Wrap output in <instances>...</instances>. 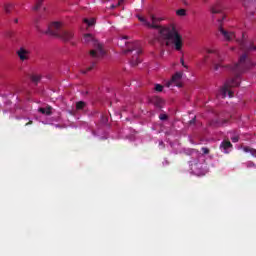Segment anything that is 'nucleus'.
Here are the masks:
<instances>
[{
  "label": "nucleus",
  "mask_w": 256,
  "mask_h": 256,
  "mask_svg": "<svg viewBox=\"0 0 256 256\" xmlns=\"http://www.w3.org/2000/svg\"><path fill=\"white\" fill-rule=\"evenodd\" d=\"M251 67H255V64L249 60H247V54H243L238 63L230 66V70L234 73L235 77L233 79L228 80L224 86L221 87L217 97H221L225 99V97H233V91H231V87H239V78L243 73L249 71Z\"/></svg>",
  "instance_id": "1"
},
{
  "label": "nucleus",
  "mask_w": 256,
  "mask_h": 256,
  "mask_svg": "<svg viewBox=\"0 0 256 256\" xmlns=\"http://www.w3.org/2000/svg\"><path fill=\"white\" fill-rule=\"evenodd\" d=\"M159 41H165L166 45H172L175 51L181 53L183 51V46L185 45V39H183V35L179 33L175 26L170 27H161L159 28Z\"/></svg>",
  "instance_id": "2"
},
{
  "label": "nucleus",
  "mask_w": 256,
  "mask_h": 256,
  "mask_svg": "<svg viewBox=\"0 0 256 256\" xmlns=\"http://www.w3.org/2000/svg\"><path fill=\"white\" fill-rule=\"evenodd\" d=\"M128 39L129 37L127 36L118 39V46L122 48L126 47L124 53L134 52L130 63L131 65H133V67H135L139 65V63H141V58H139V55H141L142 53L141 45L139 44V42H129Z\"/></svg>",
  "instance_id": "3"
},
{
  "label": "nucleus",
  "mask_w": 256,
  "mask_h": 256,
  "mask_svg": "<svg viewBox=\"0 0 256 256\" xmlns=\"http://www.w3.org/2000/svg\"><path fill=\"white\" fill-rule=\"evenodd\" d=\"M46 35H52L58 37L62 41H71L73 39V32L63 29V25L60 22H53L46 31H42Z\"/></svg>",
  "instance_id": "4"
},
{
  "label": "nucleus",
  "mask_w": 256,
  "mask_h": 256,
  "mask_svg": "<svg viewBox=\"0 0 256 256\" xmlns=\"http://www.w3.org/2000/svg\"><path fill=\"white\" fill-rule=\"evenodd\" d=\"M82 41L86 45H92L94 47V49L90 51V55L94 59H101V57L105 56L103 45L99 43L97 39H95L93 34H84Z\"/></svg>",
  "instance_id": "5"
},
{
  "label": "nucleus",
  "mask_w": 256,
  "mask_h": 256,
  "mask_svg": "<svg viewBox=\"0 0 256 256\" xmlns=\"http://www.w3.org/2000/svg\"><path fill=\"white\" fill-rule=\"evenodd\" d=\"M139 21H141V23H144V25L146 27H148L149 29H157L159 32V29H161V25L157 24L159 22H161L163 20V18L161 17H157L153 14L150 15V20L151 22L147 21V19H145L143 16H138Z\"/></svg>",
  "instance_id": "6"
},
{
  "label": "nucleus",
  "mask_w": 256,
  "mask_h": 256,
  "mask_svg": "<svg viewBox=\"0 0 256 256\" xmlns=\"http://www.w3.org/2000/svg\"><path fill=\"white\" fill-rule=\"evenodd\" d=\"M223 19H225V17H222V19L218 20V33L219 36L222 37V39H224V41H233L235 39V32L233 31H229L225 28H223Z\"/></svg>",
  "instance_id": "7"
},
{
  "label": "nucleus",
  "mask_w": 256,
  "mask_h": 256,
  "mask_svg": "<svg viewBox=\"0 0 256 256\" xmlns=\"http://www.w3.org/2000/svg\"><path fill=\"white\" fill-rule=\"evenodd\" d=\"M190 167L194 175L200 176V175H205V173H207V171L205 170V165L203 164V161L199 159L191 160Z\"/></svg>",
  "instance_id": "8"
},
{
  "label": "nucleus",
  "mask_w": 256,
  "mask_h": 256,
  "mask_svg": "<svg viewBox=\"0 0 256 256\" xmlns=\"http://www.w3.org/2000/svg\"><path fill=\"white\" fill-rule=\"evenodd\" d=\"M181 79H183V72H177L172 76V79L166 83V87H171V85H175V87H183Z\"/></svg>",
  "instance_id": "9"
},
{
  "label": "nucleus",
  "mask_w": 256,
  "mask_h": 256,
  "mask_svg": "<svg viewBox=\"0 0 256 256\" xmlns=\"http://www.w3.org/2000/svg\"><path fill=\"white\" fill-rule=\"evenodd\" d=\"M221 11H223V3H221V1L215 2L210 7V13H212V15H217V13H221Z\"/></svg>",
  "instance_id": "10"
},
{
  "label": "nucleus",
  "mask_w": 256,
  "mask_h": 256,
  "mask_svg": "<svg viewBox=\"0 0 256 256\" xmlns=\"http://www.w3.org/2000/svg\"><path fill=\"white\" fill-rule=\"evenodd\" d=\"M17 55H18L20 61H27V60H29L30 52H29V50H27L25 48H20L17 51Z\"/></svg>",
  "instance_id": "11"
},
{
  "label": "nucleus",
  "mask_w": 256,
  "mask_h": 256,
  "mask_svg": "<svg viewBox=\"0 0 256 256\" xmlns=\"http://www.w3.org/2000/svg\"><path fill=\"white\" fill-rule=\"evenodd\" d=\"M242 49L246 51L247 53H250L251 51H256V45L255 43H249L245 45V42L243 40H238Z\"/></svg>",
  "instance_id": "12"
},
{
  "label": "nucleus",
  "mask_w": 256,
  "mask_h": 256,
  "mask_svg": "<svg viewBox=\"0 0 256 256\" xmlns=\"http://www.w3.org/2000/svg\"><path fill=\"white\" fill-rule=\"evenodd\" d=\"M224 60H225V58H223V56L217 54V59H215L213 61L214 71H219V69H221V67H223V65L221 63H223Z\"/></svg>",
  "instance_id": "13"
},
{
  "label": "nucleus",
  "mask_w": 256,
  "mask_h": 256,
  "mask_svg": "<svg viewBox=\"0 0 256 256\" xmlns=\"http://www.w3.org/2000/svg\"><path fill=\"white\" fill-rule=\"evenodd\" d=\"M220 149L223 151V153H229V151L233 149V144H231L230 141L225 140L221 143Z\"/></svg>",
  "instance_id": "14"
},
{
  "label": "nucleus",
  "mask_w": 256,
  "mask_h": 256,
  "mask_svg": "<svg viewBox=\"0 0 256 256\" xmlns=\"http://www.w3.org/2000/svg\"><path fill=\"white\" fill-rule=\"evenodd\" d=\"M208 59H209V55H207V54H205L203 56V58L199 59L196 62V66L198 67V69H201V68L205 67V65L207 64Z\"/></svg>",
  "instance_id": "15"
},
{
  "label": "nucleus",
  "mask_w": 256,
  "mask_h": 256,
  "mask_svg": "<svg viewBox=\"0 0 256 256\" xmlns=\"http://www.w3.org/2000/svg\"><path fill=\"white\" fill-rule=\"evenodd\" d=\"M199 53L201 55H203V53H207V55H213V54L216 55L217 50H215V48L204 47V48L199 50Z\"/></svg>",
  "instance_id": "16"
},
{
  "label": "nucleus",
  "mask_w": 256,
  "mask_h": 256,
  "mask_svg": "<svg viewBox=\"0 0 256 256\" xmlns=\"http://www.w3.org/2000/svg\"><path fill=\"white\" fill-rule=\"evenodd\" d=\"M39 113H42V115H52L53 114V108L51 106H47L46 108H39Z\"/></svg>",
  "instance_id": "17"
},
{
  "label": "nucleus",
  "mask_w": 256,
  "mask_h": 256,
  "mask_svg": "<svg viewBox=\"0 0 256 256\" xmlns=\"http://www.w3.org/2000/svg\"><path fill=\"white\" fill-rule=\"evenodd\" d=\"M243 152L244 153H250L252 155V157H256V150L253 149V148L244 147Z\"/></svg>",
  "instance_id": "18"
},
{
  "label": "nucleus",
  "mask_w": 256,
  "mask_h": 256,
  "mask_svg": "<svg viewBox=\"0 0 256 256\" xmlns=\"http://www.w3.org/2000/svg\"><path fill=\"white\" fill-rule=\"evenodd\" d=\"M85 102L83 101H79L76 103V111H83V109H85Z\"/></svg>",
  "instance_id": "19"
},
{
  "label": "nucleus",
  "mask_w": 256,
  "mask_h": 256,
  "mask_svg": "<svg viewBox=\"0 0 256 256\" xmlns=\"http://www.w3.org/2000/svg\"><path fill=\"white\" fill-rule=\"evenodd\" d=\"M243 165H245L247 169H253L256 167V164L253 161H248V162L244 163Z\"/></svg>",
  "instance_id": "20"
},
{
  "label": "nucleus",
  "mask_w": 256,
  "mask_h": 256,
  "mask_svg": "<svg viewBox=\"0 0 256 256\" xmlns=\"http://www.w3.org/2000/svg\"><path fill=\"white\" fill-rule=\"evenodd\" d=\"M84 23H87L88 27H93V25H95V18L92 19H84Z\"/></svg>",
  "instance_id": "21"
},
{
  "label": "nucleus",
  "mask_w": 256,
  "mask_h": 256,
  "mask_svg": "<svg viewBox=\"0 0 256 256\" xmlns=\"http://www.w3.org/2000/svg\"><path fill=\"white\" fill-rule=\"evenodd\" d=\"M31 79H32L33 83H39V81H41V76L40 75H32Z\"/></svg>",
  "instance_id": "22"
},
{
  "label": "nucleus",
  "mask_w": 256,
  "mask_h": 256,
  "mask_svg": "<svg viewBox=\"0 0 256 256\" xmlns=\"http://www.w3.org/2000/svg\"><path fill=\"white\" fill-rule=\"evenodd\" d=\"M176 14L179 15L180 17H185L186 11L185 9H179L178 11H176Z\"/></svg>",
  "instance_id": "23"
},
{
  "label": "nucleus",
  "mask_w": 256,
  "mask_h": 256,
  "mask_svg": "<svg viewBox=\"0 0 256 256\" xmlns=\"http://www.w3.org/2000/svg\"><path fill=\"white\" fill-rule=\"evenodd\" d=\"M41 3H43V0H37L36 5L33 7V10L37 11L39 7H41Z\"/></svg>",
  "instance_id": "24"
},
{
  "label": "nucleus",
  "mask_w": 256,
  "mask_h": 256,
  "mask_svg": "<svg viewBox=\"0 0 256 256\" xmlns=\"http://www.w3.org/2000/svg\"><path fill=\"white\" fill-rule=\"evenodd\" d=\"M155 91H157L158 93H161V91H163V85L156 84L155 85Z\"/></svg>",
  "instance_id": "25"
},
{
  "label": "nucleus",
  "mask_w": 256,
  "mask_h": 256,
  "mask_svg": "<svg viewBox=\"0 0 256 256\" xmlns=\"http://www.w3.org/2000/svg\"><path fill=\"white\" fill-rule=\"evenodd\" d=\"M95 67V62H92L91 66L87 68V70H82V73H87V71H91Z\"/></svg>",
  "instance_id": "26"
},
{
  "label": "nucleus",
  "mask_w": 256,
  "mask_h": 256,
  "mask_svg": "<svg viewBox=\"0 0 256 256\" xmlns=\"http://www.w3.org/2000/svg\"><path fill=\"white\" fill-rule=\"evenodd\" d=\"M232 143H237L239 141V136H233L231 137Z\"/></svg>",
  "instance_id": "27"
},
{
  "label": "nucleus",
  "mask_w": 256,
  "mask_h": 256,
  "mask_svg": "<svg viewBox=\"0 0 256 256\" xmlns=\"http://www.w3.org/2000/svg\"><path fill=\"white\" fill-rule=\"evenodd\" d=\"M159 119H160L161 121H166L167 115H166V114H160Z\"/></svg>",
  "instance_id": "28"
},
{
  "label": "nucleus",
  "mask_w": 256,
  "mask_h": 256,
  "mask_svg": "<svg viewBox=\"0 0 256 256\" xmlns=\"http://www.w3.org/2000/svg\"><path fill=\"white\" fill-rule=\"evenodd\" d=\"M195 152L193 149H187L185 150L186 155H192Z\"/></svg>",
  "instance_id": "29"
},
{
  "label": "nucleus",
  "mask_w": 256,
  "mask_h": 256,
  "mask_svg": "<svg viewBox=\"0 0 256 256\" xmlns=\"http://www.w3.org/2000/svg\"><path fill=\"white\" fill-rule=\"evenodd\" d=\"M180 63L182 66H184L185 69H188L189 67L185 64V60L183 58L180 59Z\"/></svg>",
  "instance_id": "30"
},
{
  "label": "nucleus",
  "mask_w": 256,
  "mask_h": 256,
  "mask_svg": "<svg viewBox=\"0 0 256 256\" xmlns=\"http://www.w3.org/2000/svg\"><path fill=\"white\" fill-rule=\"evenodd\" d=\"M202 152L204 153V155H208L209 148H202Z\"/></svg>",
  "instance_id": "31"
},
{
  "label": "nucleus",
  "mask_w": 256,
  "mask_h": 256,
  "mask_svg": "<svg viewBox=\"0 0 256 256\" xmlns=\"http://www.w3.org/2000/svg\"><path fill=\"white\" fill-rule=\"evenodd\" d=\"M249 5L253 6L255 4L253 2H249V1L244 3V7H249Z\"/></svg>",
  "instance_id": "32"
},
{
  "label": "nucleus",
  "mask_w": 256,
  "mask_h": 256,
  "mask_svg": "<svg viewBox=\"0 0 256 256\" xmlns=\"http://www.w3.org/2000/svg\"><path fill=\"white\" fill-rule=\"evenodd\" d=\"M183 4L186 5V6H189L190 3H189V0H182Z\"/></svg>",
  "instance_id": "33"
},
{
  "label": "nucleus",
  "mask_w": 256,
  "mask_h": 256,
  "mask_svg": "<svg viewBox=\"0 0 256 256\" xmlns=\"http://www.w3.org/2000/svg\"><path fill=\"white\" fill-rule=\"evenodd\" d=\"M117 7H118V5L116 4H112L111 6H110V9H117Z\"/></svg>",
  "instance_id": "34"
},
{
  "label": "nucleus",
  "mask_w": 256,
  "mask_h": 256,
  "mask_svg": "<svg viewBox=\"0 0 256 256\" xmlns=\"http://www.w3.org/2000/svg\"><path fill=\"white\" fill-rule=\"evenodd\" d=\"M123 1H124V0H119L116 5H118V7H119L120 5H123Z\"/></svg>",
  "instance_id": "35"
},
{
  "label": "nucleus",
  "mask_w": 256,
  "mask_h": 256,
  "mask_svg": "<svg viewBox=\"0 0 256 256\" xmlns=\"http://www.w3.org/2000/svg\"><path fill=\"white\" fill-rule=\"evenodd\" d=\"M249 17H253V15H255V12H249Z\"/></svg>",
  "instance_id": "36"
},
{
  "label": "nucleus",
  "mask_w": 256,
  "mask_h": 256,
  "mask_svg": "<svg viewBox=\"0 0 256 256\" xmlns=\"http://www.w3.org/2000/svg\"><path fill=\"white\" fill-rule=\"evenodd\" d=\"M159 145H160L161 147H165V144L163 143V141H160V142H159Z\"/></svg>",
  "instance_id": "37"
},
{
  "label": "nucleus",
  "mask_w": 256,
  "mask_h": 256,
  "mask_svg": "<svg viewBox=\"0 0 256 256\" xmlns=\"http://www.w3.org/2000/svg\"><path fill=\"white\" fill-rule=\"evenodd\" d=\"M5 10L7 13H9V6H6Z\"/></svg>",
  "instance_id": "38"
},
{
  "label": "nucleus",
  "mask_w": 256,
  "mask_h": 256,
  "mask_svg": "<svg viewBox=\"0 0 256 256\" xmlns=\"http://www.w3.org/2000/svg\"><path fill=\"white\" fill-rule=\"evenodd\" d=\"M31 123H33V121H29L28 123H26V125H31Z\"/></svg>",
  "instance_id": "39"
},
{
  "label": "nucleus",
  "mask_w": 256,
  "mask_h": 256,
  "mask_svg": "<svg viewBox=\"0 0 256 256\" xmlns=\"http://www.w3.org/2000/svg\"><path fill=\"white\" fill-rule=\"evenodd\" d=\"M243 39H245V34H242Z\"/></svg>",
  "instance_id": "40"
}]
</instances>
